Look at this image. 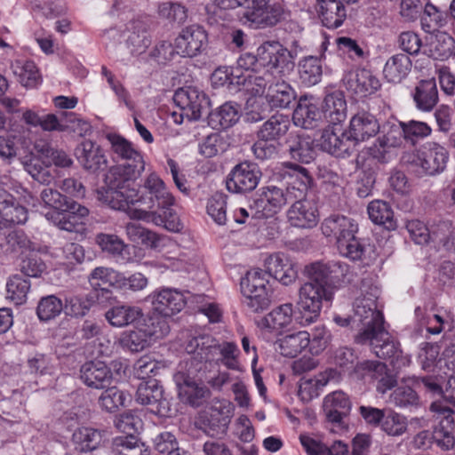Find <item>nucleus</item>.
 Instances as JSON below:
<instances>
[{
  "mask_svg": "<svg viewBox=\"0 0 455 455\" xmlns=\"http://www.w3.org/2000/svg\"><path fill=\"white\" fill-rule=\"evenodd\" d=\"M287 166L293 171V180L285 188L273 185L261 188L251 205V215L259 220L271 218L291 204L286 212L289 223L300 228H311L319 219L316 204L307 198L313 179L302 166L291 163Z\"/></svg>",
  "mask_w": 455,
  "mask_h": 455,
  "instance_id": "1",
  "label": "nucleus"
},
{
  "mask_svg": "<svg viewBox=\"0 0 455 455\" xmlns=\"http://www.w3.org/2000/svg\"><path fill=\"white\" fill-rule=\"evenodd\" d=\"M144 168L131 166L130 164H121L111 166L104 175L106 187L97 189V198L107 204L110 208L126 212L134 210L138 190L131 185L141 175Z\"/></svg>",
  "mask_w": 455,
  "mask_h": 455,
  "instance_id": "2",
  "label": "nucleus"
},
{
  "mask_svg": "<svg viewBox=\"0 0 455 455\" xmlns=\"http://www.w3.org/2000/svg\"><path fill=\"white\" fill-rule=\"evenodd\" d=\"M229 18L253 28H273L286 19L283 0H229Z\"/></svg>",
  "mask_w": 455,
  "mask_h": 455,
  "instance_id": "3",
  "label": "nucleus"
},
{
  "mask_svg": "<svg viewBox=\"0 0 455 455\" xmlns=\"http://www.w3.org/2000/svg\"><path fill=\"white\" fill-rule=\"evenodd\" d=\"M361 294L354 302V322H359L362 328L355 337L357 344H367L369 335L385 327L384 315L379 307L378 299L379 289L372 285L371 281L363 280L361 283Z\"/></svg>",
  "mask_w": 455,
  "mask_h": 455,
  "instance_id": "4",
  "label": "nucleus"
},
{
  "mask_svg": "<svg viewBox=\"0 0 455 455\" xmlns=\"http://www.w3.org/2000/svg\"><path fill=\"white\" fill-rule=\"evenodd\" d=\"M41 199L52 209L45 214L46 218L62 230L78 232L81 220L89 213L86 207L52 188H44L41 192Z\"/></svg>",
  "mask_w": 455,
  "mask_h": 455,
  "instance_id": "5",
  "label": "nucleus"
},
{
  "mask_svg": "<svg viewBox=\"0 0 455 455\" xmlns=\"http://www.w3.org/2000/svg\"><path fill=\"white\" fill-rule=\"evenodd\" d=\"M268 284L269 275L267 270L260 268H252L242 277L241 291L245 297L246 306L251 312L258 313L270 306L271 291Z\"/></svg>",
  "mask_w": 455,
  "mask_h": 455,
  "instance_id": "6",
  "label": "nucleus"
},
{
  "mask_svg": "<svg viewBox=\"0 0 455 455\" xmlns=\"http://www.w3.org/2000/svg\"><path fill=\"white\" fill-rule=\"evenodd\" d=\"M298 294L296 304L300 314L301 325H308L315 322L320 315L323 303L330 302L333 298L332 289L307 281L300 286Z\"/></svg>",
  "mask_w": 455,
  "mask_h": 455,
  "instance_id": "7",
  "label": "nucleus"
},
{
  "mask_svg": "<svg viewBox=\"0 0 455 455\" xmlns=\"http://www.w3.org/2000/svg\"><path fill=\"white\" fill-rule=\"evenodd\" d=\"M175 105L180 112L173 113L176 124H181L184 118L188 121H197L210 107V100L206 94L195 87L180 88L173 96Z\"/></svg>",
  "mask_w": 455,
  "mask_h": 455,
  "instance_id": "8",
  "label": "nucleus"
},
{
  "mask_svg": "<svg viewBox=\"0 0 455 455\" xmlns=\"http://www.w3.org/2000/svg\"><path fill=\"white\" fill-rule=\"evenodd\" d=\"M204 337H196L192 339L187 346L188 354H193L189 358L180 363V369L174 375L175 383L203 382L207 379L206 369L207 361L203 360L204 347H200V340Z\"/></svg>",
  "mask_w": 455,
  "mask_h": 455,
  "instance_id": "9",
  "label": "nucleus"
},
{
  "mask_svg": "<svg viewBox=\"0 0 455 455\" xmlns=\"http://www.w3.org/2000/svg\"><path fill=\"white\" fill-rule=\"evenodd\" d=\"M367 343L372 347L376 356L380 359L387 360L396 370L408 366L411 359L408 355H404L399 347V343L390 335L385 329L369 335Z\"/></svg>",
  "mask_w": 455,
  "mask_h": 455,
  "instance_id": "10",
  "label": "nucleus"
},
{
  "mask_svg": "<svg viewBox=\"0 0 455 455\" xmlns=\"http://www.w3.org/2000/svg\"><path fill=\"white\" fill-rule=\"evenodd\" d=\"M140 188V196L135 197L134 204L139 203L143 206L142 210L155 211L174 204V197L167 190L164 182L154 172L145 179Z\"/></svg>",
  "mask_w": 455,
  "mask_h": 455,
  "instance_id": "11",
  "label": "nucleus"
},
{
  "mask_svg": "<svg viewBox=\"0 0 455 455\" xmlns=\"http://www.w3.org/2000/svg\"><path fill=\"white\" fill-rule=\"evenodd\" d=\"M450 159L449 151L437 142H427L417 153L413 164L426 176H435L444 172Z\"/></svg>",
  "mask_w": 455,
  "mask_h": 455,
  "instance_id": "12",
  "label": "nucleus"
},
{
  "mask_svg": "<svg viewBox=\"0 0 455 455\" xmlns=\"http://www.w3.org/2000/svg\"><path fill=\"white\" fill-rule=\"evenodd\" d=\"M307 282L323 284L324 288L332 289L336 284L344 283L347 279L348 266L339 261H316L306 267Z\"/></svg>",
  "mask_w": 455,
  "mask_h": 455,
  "instance_id": "13",
  "label": "nucleus"
},
{
  "mask_svg": "<svg viewBox=\"0 0 455 455\" xmlns=\"http://www.w3.org/2000/svg\"><path fill=\"white\" fill-rule=\"evenodd\" d=\"M259 65L276 69L281 76L290 73L294 68L292 56L278 41H267L257 50Z\"/></svg>",
  "mask_w": 455,
  "mask_h": 455,
  "instance_id": "14",
  "label": "nucleus"
},
{
  "mask_svg": "<svg viewBox=\"0 0 455 455\" xmlns=\"http://www.w3.org/2000/svg\"><path fill=\"white\" fill-rule=\"evenodd\" d=\"M136 401L149 407L151 412L160 417L172 415L171 403L165 396L164 391L159 382L151 379L141 382L136 392Z\"/></svg>",
  "mask_w": 455,
  "mask_h": 455,
  "instance_id": "15",
  "label": "nucleus"
},
{
  "mask_svg": "<svg viewBox=\"0 0 455 455\" xmlns=\"http://www.w3.org/2000/svg\"><path fill=\"white\" fill-rule=\"evenodd\" d=\"M355 371L363 379L369 378L376 381V390L379 394H386L397 385V379L384 363L365 360L358 363Z\"/></svg>",
  "mask_w": 455,
  "mask_h": 455,
  "instance_id": "16",
  "label": "nucleus"
},
{
  "mask_svg": "<svg viewBox=\"0 0 455 455\" xmlns=\"http://www.w3.org/2000/svg\"><path fill=\"white\" fill-rule=\"evenodd\" d=\"M153 309L165 317L180 313L187 305L183 292L175 288H163L152 295Z\"/></svg>",
  "mask_w": 455,
  "mask_h": 455,
  "instance_id": "17",
  "label": "nucleus"
},
{
  "mask_svg": "<svg viewBox=\"0 0 455 455\" xmlns=\"http://www.w3.org/2000/svg\"><path fill=\"white\" fill-rule=\"evenodd\" d=\"M352 144L354 143L351 137L347 135L340 127L333 124L323 129L319 140L321 148L336 157L349 156Z\"/></svg>",
  "mask_w": 455,
  "mask_h": 455,
  "instance_id": "18",
  "label": "nucleus"
},
{
  "mask_svg": "<svg viewBox=\"0 0 455 455\" xmlns=\"http://www.w3.org/2000/svg\"><path fill=\"white\" fill-rule=\"evenodd\" d=\"M207 42V35L199 25H191L182 29L175 39L176 53L182 57L197 55Z\"/></svg>",
  "mask_w": 455,
  "mask_h": 455,
  "instance_id": "19",
  "label": "nucleus"
},
{
  "mask_svg": "<svg viewBox=\"0 0 455 455\" xmlns=\"http://www.w3.org/2000/svg\"><path fill=\"white\" fill-rule=\"evenodd\" d=\"M430 408L436 413V419L439 420L438 426L435 427L433 438L438 445L447 450L453 447L455 443L451 433L454 424L453 411L440 402H434Z\"/></svg>",
  "mask_w": 455,
  "mask_h": 455,
  "instance_id": "20",
  "label": "nucleus"
},
{
  "mask_svg": "<svg viewBox=\"0 0 455 455\" xmlns=\"http://www.w3.org/2000/svg\"><path fill=\"white\" fill-rule=\"evenodd\" d=\"M75 155L81 166L91 173H96L107 167L108 159L103 149L91 140L78 144Z\"/></svg>",
  "mask_w": 455,
  "mask_h": 455,
  "instance_id": "21",
  "label": "nucleus"
},
{
  "mask_svg": "<svg viewBox=\"0 0 455 455\" xmlns=\"http://www.w3.org/2000/svg\"><path fill=\"white\" fill-rule=\"evenodd\" d=\"M119 272L106 267H95L90 274L88 280L91 286L96 291V301L104 305L113 299L112 291L107 286L117 288Z\"/></svg>",
  "mask_w": 455,
  "mask_h": 455,
  "instance_id": "22",
  "label": "nucleus"
},
{
  "mask_svg": "<svg viewBox=\"0 0 455 455\" xmlns=\"http://www.w3.org/2000/svg\"><path fill=\"white\" fill-rule=\"evenodd\" d=\"M342 81L345 87L359 98L371 95L380 87L379 79L365 68L347 72Z\"/></svg>",
  "mask_w": 455,
  "mask_h": 455,
  "instance_id": "23",
  "label": "nucleus"
},
{
  "mask_svg": "<svg viewBox=\"0 0 455 455\" xmlns=\"http://www.w3.org/2000/svg\"><path fill=\"white\" fill-rule=\"evenodd\" d=\"M80 378L86 386L103 389L111 385L113 373L105 363L90 361L81 366Z\"/></svg>",
  "mask_w": 455,
  "mask_h": 455,
  "instance_id": "24",
  "label": "nucleus"
},
{
  "mask_svg": "<svg viewBox=\"0 0 455 455\" xmlns=\"http://www.w3.org/2000/svg\"><path fill=\"white\" fill-rule=\"evenodd\" d=\"M162 209L164 210L163 215L157 213L156 211L141 209L130 210L129 217L133 220H142L148 222L151 221L156 225L163 226L171 232H180L183 228V224L178 214L172 210L170 206Z\"/></svg>",
  "mask_w": 455,
  "mask_h": 455,
  "instance_id": "25",
  "label": "nucleus"
},
{
  "mask_svg": "<svg viewBox=\"0 0 455 455\" xmlns=\"http://www.w3.org/2000/svg\"><path fill=\"white\" fill-rule=\"evenodd\" d=\"M269 276L274 277L284 285H289L297 278L294 264L285 254L277 252L269 255L264 264Z\"/></svg>",
  "mask_w": 455,
  "mask_h": 455,
  "instance_id": "26",
  "label": "nucleus"
},
{
  "mask_svg": "<svg viewBox=\"0 0 455 455\" xmlns=\"http://www.w3.org/2000/svg\"><path fill=\"white\" fill-rule=\"evenodd\" d=\"M379 130L376 117L368 112L355 114L350 120L349 136L352 142H359L375 136Z\"/></svg>",
  "mask_w": 455,
  "mask_h": 455,
  "instance_id": "27",
  "label": "nucleus"
},
{
  "mask_svg": "<svg viewBox=\"0 0 455 455\" xmlns=\"http://www.w3.org/2000/svg\"><path fill=\"white\" fill-rule=\"evenodd\" d=\"M416 108L423 112H430L439 101L438 89L434 78L422 79L411 91Z\"/></svg>",
  "mask_w": 455,
  "mask_h": 455,
  "instance_id": "28",
  "label": "nucleus"
},
{
  "mask_svg": "<svg viewBox=\"0 0 455 455\" xmlns=\"http://www.w3.org/2000/svg\"><path fill=\"white\" fill-rule=\"evenodd\" d=\"M454 46L455 42L449 34L438 32L426 38L422 52L434 60H443L451 56Z\"/></svg>",
  "mask_w": 455,
  "mask_h": 455,
  "instance_id": "29",
  "label": "nucleus"
},
{
  "mask_svg": "<svg viewBox=\"0 0 455 455\" xmlns=\"http://www.w3.org/2000/svg\"><path fill=\"white\" fill-rule=\"evenodd\" d=\"M322 114L330 124L339 125L347 117V102L344 94L336 91L325 96Z\"/></svg>",
  "mask_w": 455,
  "mask_h": 455,
  "instance_id": "30",
  "label": "nucleus"
},
{
  "mask_svg": "<svg viewBox=\"0 0 455 455\" xmlns=\"http://www.w3.org/2000/svg\"><path fill=\"white\" fill-rule=\"evenodd\" d=\"M107 139L111 144L114 154L125 161L124 164H130L131 166L145 169V162L141 154L134 149L127 140L114 133L108 134Z\"/></svg>",
  "mask_w": 455,
  "mask_h": 455,
  "instance_id": "31",
  "label": "nucleus"
},
{
  "mask_svg": "<svg viewBox=\"0 0 455 455\" xmlns=\"http://www.w3.org/2000/svg\"><path fill=\"white\" fill-rule=\"evenodd\" d=\"M128 32L126 46L132 55L145 52L151 44L147 23L141 20H133L128 27Z\"/></svg>",
  "mask_w": 455,
  "mask_h": 455,
  "instance_id": "32",
  "label": "nucleus"
},
{
  "mask_svg": "<svg viewBox=\"0 0 455 455\" xmlns=\"http://www.w3.org/2000/svg\"><path fill=\"white\" fill-rule=\"evenodd\" d=\"M259 182L258 172L251 167L248 164H241L236 165L231 172L229 177V191L234 189L237 193H245L253 190Z\"/></svg>",
  "mask_w": 455,
  "mask_h": 455,
  "instance_id": "33",
  "label": "nucleus"
},
{
  "mask_svg": "<svg viewBox=\"0 0 455 455\" xmlns=\"http://www.w3.org/2000/svg\"><path fill=\"white\" fill-rule=\"evenodd\" d=\"M321 116L322 112L315 103L301 98L293 111L292 121L296 126L312 129L318 126Z\"/></svg>",
  "mask_w": 455,
  "mask_h": 455,
  "instance_id": "34",
  "label": "nucleus"
},
{
  "mask_svg": "<svg viewBox=\"0 0 455 455\" xmlns=\"http://www.w3.org/2000/svg\"><path fill=\"white\" fill-rule=\"evenodd\" d=\"M266 100L271 108H286L296 100V93L288 83L278 80L269 84Z\"/></svg>",
  "mask_w": 455,
  "mask_h": 455,
  "instance_id": "35",
  "label": "nucleus"
},
{
  "mask_svg": "<svg viewBox=\"0 0 455 455\" xmlns=\"http://www.w3.org/2000/svg\"><path fill=\"white\" fill-rule=\"evenodd\" d=\"M290 127L289 116L275 114L261 125L258 137L262 140L277 141L287 134Z\"/></svg>",
  "mask_w": 455,
  "mask_h": 455,
  "instance_id": "36",
  "label": "nucleus"
},
{
  "mask_svg": "<svg viewBox=\"0 0 455 455\" xmlns=\"http://www.w3.org/2000/svg\"><path fill=\"white\" fill-rule=\"evenodd\" d=\"M412 62L409 56L403 53L390 57L383 68L385 79L392 84H399L407 77L411 70Z\"/></svg>",
  "mask_w": 455,
  "mask_h": 455,
  "instance_id": "37",
  "label": "nucleus"
},
{
  "mask_svg": "<svg viewBox=\"0 0 455 455\" xmlns=\"http://www.w3.org/2000/svg\"><path fill=\"white\" fill-rule=\"evenodd\" d=\"M310 342L309 332L306 331H297L284 335L275 342L280 354L286 357H295L300 354Z\"/></svg>",
  "mask_w": 455,
  "mask_h": 455,
  "instance_id": "38",
  "label": "nucleus"
},
{
  "mask_svg": "<svg viewBox=\"0 0 455 455\" xmlns=\"http://www.w3.org/2000/svg\"><path fill=\"white\" fill-rule=\"evenodd\" d=\"M319 13L323 24L328 28L340 27L346 17V9L339 0H320Z\"/></svg>",
  "mask_w": 455,
  "mask_h": 455,
  "instance_id": "39",
  "label": "nucleus"
},
{
  "mask_svg": "<svg viewBox=\"0 0 455 455\" xmlns=\"http://www.w3.org/2000/svg\"><path fill=\"white\" fill-rule=\"evenodd\" d=\"M292 318L293 305L291 303H284L265 315L259 322V326L269 331H277L288 326L292 322Z\"/></svg>",
  "mask_w": 455,
  "mask_h": 455,
  "instance_id": "40",
  "label": "nucleus"
},
{
  "mask_svg": "<svg viewBox=\"0 0 455 455\" xmlns=\"http://www.w3.org/2000/svg\"><path fill=\"white\" fill-rule=\"evenodd\" d=\"M180 400L192 407L201 406L209 397V389L200 381L176 383Z\"/></svg>",
  "mask_w": 455,
  "mask_h": 455,
  "instance_id": "41",
  "label": "nucleus"
},
{
  "mask_svg": "<svg viewBox=\"0 0 455 455\" xmlns=\"http://www.w3.org/2000/svg\"><path fill=\"white\" fill-rule=\"evenodd\" d=\"M20 164L24 170L40 184H50L52 176L48 170L46 161H42L41 158L33 152L20 157Z\"/></svg>",
  "mask_w": 455,
  "mask_h": 455,
  "instance_id": "42",
  "label": "nucleus"
},
{
  "mask_svg": "<svg viewBox=\"0 0 455 455\" xmlns=\"http://www.w3.org/2000/svg\"><path fill=\"white\" fill-rule=\"evenodd\" d=\"M367 212L373 223L383 226L387 230H395L397 228V221L388 203L382 200L371 201L368 204Z\"/></svg>",
  "mask_w": 455,
  "mask_h": 455,
  "instance_id": "43",
  "label": "nucleus"
},
{
  "mask_svg": "<svg viewBox=\"0 0 455 455\" xmlns=\"http://www.w3.org/2000/svg\"><path fill=\"white\" fill-rule=\"evenodd\" d=\"M142 316V310L134 306L117 305L105 313L108 322L115 327H124Z\"/></svg>",
  "mask_w": 455,
  "mask_h": 455,
  "instance_id": "44",
  "label": "nucleus"
},
{
  "mask_svg": "<svg viewBox=\"0 0 455 455\" xmlns=\"http://www.w3.org/2000/svg\"><path fill=\"white\" fill-rule=\"evenodd\" d=\"M72 441L76 451L80 452L92 451L100 446L102 441V433L93 427H78L73 433Z\"/></svg>",
  "mask_w": 455,
  "mask_h": 455,
  "instance_id": "45",
  "label": "nucleus"
},
{
  "mask_svg": "<svg viewBox=\"0 0 455 455\" xmlns=\"http://www.w3.org/2000/svg\"><path fill=\"white\" fill-rule=\"evenodd\" d=\"M291 157L304 164L310 163L315 158L314 142L308 136L297 135L288 141Z\"/></svg>",
  "mask_w": 455,
  "mask_h": 455,
  "instance_id": "46",
  "label": "nucleus"
},
{
  "mask_svg": "<svg viewBox=\"0 0 455 455\" xmlns=\"http://www.w3.org/2000/svg\"><path fill=\"white\" fill-rule=\"evenodd\" d=\"M419 18L421 28L429 34L438 31L448 22V14L431 3L426 4Z\"/></svg>",
  "mask_w": 455,
  "mask_h": 455,
  "instance_id": "47",
  "label": "nucleus"
},
{
  "mask_svg": "<svg viewBox=\"0 0 455 455\" xmlns=\"http://www.w3.org/2000/svg\"><path fill=\"white\" fill-rule=\"evenodd\" d=\"M299 75L301 83L307 86L319 83L323 75L320 60L313 56L303 58L299 63Z\"/></svg>",
  "mask_w": 455,
  "mask_h": 455,
  "instance_id": "48",
  "label": "nucleus"
},
{
  "mask_svg": "<svg viewBox=\"0 0 455 455\" xmlns=\"http://www.w3.org/2000/svg\"><path fill=\"white\" fill-rule=\"evenodd\" d=\"M99 397L100 406L108 412H114L131 402V395L116 387H107Z\"/></svg>",
  "mask_w": 455,
  "mask_h": 455,
  "instance_id": "49",
  "label": "nucleus"
},
{
  "mask_svg": "<svg viewBox=\"0 0 455 455\" xmlns=\"http://www.w3.org/2000/svg\"><path fill=\"white\" fill-rule=\"evenodd\" d=\"M12 70L18 81L25 87H34L39 80V72L31 60H15Z\"/></svg>",
  "mask_w": 455,
  "mask_h": 455,
  "instance_id": "50",
  "label": "nucleus"
},
{
  "mask_svg": "<svg viewBox=\"0 0 455 455\" xmlns=\"http://www.w3.org/2000/svg\"><path fill=\"white\" fill-rule=\"evenodd\" d=\"M168 317L157 314L156 311L152 315L144 319L140 326L147 333L150 340L163 339L170 332V325L167 321Z\"/></svg>",
  "mask_w": 455,
  "mask_h": 455,
  "instance_id": "51",
  "label": "nucleus"
},
{
  "mask_svg": "<svg viewBox=\"0 0 455 455\" xmlns=\"http://www.w3.org/2000/svg\"><path fill=\"white\" fill-rule=\"evenodd\" d=\"M114 455H147V449L136 435L117 436L113 439Z\"/></svg>",
  "mask_w": 455,
  "mask_h": 455,
  "instance_id": "52",
  "label": "nucleus"
},
{
  "mask_svg": "<svg viewBox=\"0 0 455 455\" xmlns=\"http://www.w3.org/2000/svg\"><path fill=\"white\" fill-rule=\"evenodd\" d=\"M403 139L411 145H416L419 140L430 136L432 128L425 122L410 120L400 122Z\"/></svg>",
  "mask_w": 455,
  "mask_h": 455,
  "instance_id": "53",
  "label": "nucleus"
},
{
  "mask_svg": "<svg viewBox=\"0 0 455 455\" xmlns=\"http://www.w3.org/2000/svg\"><path fill=\"white\" fill-rule=\"evenodd\" d=\"M7 298L15 304L21 305L26 302L30 290V283L20 275L11 276L6 283Z\"/></svg>",
  "mask_w": 455,
  "mask_h": 455,
  "instance_id": "54",
  "label": "nucleus"
},
{
  "mask_svg": "<svg viewBox=\"0 0 455 455\" xmlns=\"http://www.w3.org/2000/svg\"><path fill=\"white\" fill-rule=\"evenodd\" d=\"M62 310V301L55 295H48L39 300L36 314L41 321H49L60 315Z\"/></svg>",
  "mask_w": 455,
  "mask_h": 455,
  "instance_id": "55",
  "label": "nucleus"
},
{
  "mask_svg": "<svg viewBox=\"0 0 455 455\" xmlns=\"http://www.w3.org/2000/svg\"><path fill=\"white\" fill-rule=\"evenodd\" d=\"M121 343L124 347L132 352H140L148 347L151 340L140 325L135 330L124 333L121 339Z\"/></svg>",
  "mask_w": 455,
  "mask_h": 455,
  "instance_id": "56",
  "label": "nucleus"
},
{
  "mask_svg": "<svg viewBox=\"0 0 455 455\" xmlns=\"http://www.w3.org/2000/svg\"><path fill=\"white\" fill-rule=\"evenodd\" d=\"M125 232L129 239L134 243L156 246L158 237L155 232H152L141 225L135 222H129L125 225Z\"/></svg>",
  "mask_w": 455,
  "mask_h": 455,
  "instance_id": "57",
  "label": "nucleus"
},
{
  "mask_svg": "<svg viewBox=\"0 0 455 455\" xmlns=\"http://www.w3.org/2000/svg\"><path fill=\"white\" fill-rule=\"evenodd\" d=\"M207 213L218 225L227 222V196L223 193H215L208 201Z\"/></svg>",
  "mask_w": 455,
  "mask_h": 455,
  "instance_id": "58",
  "label": "nucleus"
},
{
  "mask_svg": "<svg viewBox=\"0 0 455 455\" xmlns=\"http://www.w3.org/2000/svg\"><path fill=\"white\" fill-rule=\"evenodd\" d=\"M327 383L328 379L323 374H320L319 377L315 379L301 380L298 395L302 401L309 402L319 395L320 390Z\"/></svg>",
  "mask_w": 455,
  "mask_h": 455,
  "instance_id": "59",
  "label": "nucleus"
},
{
  "mask_svg": "<svg viewBox=\"0 0 455 455\" xmlns=\"http://www.w3.org/2000/svg\"><path fill=\"white\" fill-rule=\"evenodd\" d=\"M227 150V139L220 133L210 134L200 145V153L205 157H213L225 153Z\"/></svg>",
  "mask_w": 455,
  "mask_h": 455,
  "instance_id": "60",
  "label": "nucleus"
},
{
  "mask_svg": "<svg viewBox=\"0 0 455 455\" xmlns=\"http://www.w3.org/2000/svg\"><path fill=\"white\" fill-rule=\"evenodd\" d=\"M381 429L389 435L397 436L407 429L406 419L400 414L388 411L380 423Z\"/></svg>",
  "mask_w": 455,
  "mask_h": 455,
  "instance_id": "61",
  "label": "nucleus"
},
{
  "mask_svg": "<svg viewBox=\"0 0 455 455\" xmlns=\"http://www.w3.org/2000/svg\"><path fill=\"white\" fill-rule=\"evenodd\" d=\"M60 122L61 132H74L82 136L90 130L89 124L80 119L74 112L60 113Z\"/></svg>",
  "mask_w": 455,
  "mask_h": 455,
  "instance_id": "62",
  "label": "nucleus"
},
{
  "mask_svg": "<svg viewBox=\"0 0 455 455\" xmlns=\"http://www.w3.org/2000/svg\"><path fill=\"white\" fill-rule=\"evenodd\" d=\"M390 402L397 407H408L419 403V396L412 387L402 384L390 395Z\"/></svg>",
  "mask_w": 455,
  "mask_h": 455,
  "instance_id": "63",
  "label": "nucleus"
},
{
  "mask_svg": "<svg viewBox=\"0 0 455 455\" xmlns=\"http://www.w3.org/2000/svg\"><path fill=\"white\" fill-rule=\"evenodd\" d=\"M309 336L310 342L307 347H309V352L315 355H318L325 350L331 339V334L323 325L315 326Z\"/></svg>",
  "mask_w": 455,
  "mask_h": 455,
  "instance_id": "64",
  "label": "nucleus"
}]
</instances>
